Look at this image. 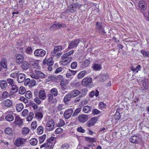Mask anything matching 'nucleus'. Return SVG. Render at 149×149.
<instances>
[{
	"instance_id": "f257e3e1",
	"label": "nucleus",
	"mask_w": 149,
	"mask_h": 149,
	"mask_svg": "<svg viewBox=\"0 0 149 149\" xmlns=\"http://www.w3.org/2000/svg\"><path fill=\"white\" fill-rule=\"evenodd\" d=\"M35 73H33L30 75L32 78L36 79H43L45 77L46 75L43 72L37 70H34Z\"/></svg>"
},
{
	"instance_id": "f03ea898",
	"label": "nucleus",
	"mask_w": 149,
	"mask_h": 149,
	"mask_svg": "<svg viewBox=\"0 0 149 149\" xmlns=\"http://www.w3.org/2000/svg\"><path fill=\"white\" fill-rule=\"evenodd\" d=\"M55 125V122L54 120L50 119L46 123L45 128L48 131L52 130Z\"/></svg>"
},
{
	"instance_id": "7ed1b4c3",
	"label": "nucleus",
	"mask_w": 149,
	"mask_h": 149,
	"mask_svg": "<svg viewBox=\"0 0 149 149\" xmlns=\"http://www.w3.org/2000/svg\"><path fill=\"white\" fill-rule=\"evenodd\" d=\"M92 80V78L86 77L82 80L81 84L84 86L87 87L91 85Z\"/></svg>"
},
{
	"instance_id": "20e7f679",
	"label": "nucleus",
	"mask_w": 149,
	"mask_h": 149,
	"mask_svg": "<svg viewBox=\"0 0 149 149\" xmlns=\"http://www.w3.org/2000/svg\"><path fill=\"white\" fill-rule=\"evenodd\" d=\"M80 40L79 39H75L71 41L69 44L68 48L69 49L76 47L78 44L80 43Z\"/></svg>"
},
{
	"instance_id": "39448f33",
	"label": "nucleus",
	"mask_w": 149,
	"mask_h": 149,
	"mask_svg": "<svg viewBox=\"0 0 149 149\" xmlns=\"http://www.w3.org/2000/svg\"><path fill=\"white\" fill-rule=\"evenodd\" d=\"M34 54V55L36 56L41 57L45 55L46 52L42 49H37L35 51Z\"/></svg>"
},
{
	"instance_id": "423d86ee",
	"label": "nucleus",
	"mask_w": 149,
	"mask_h": 149,
	"mask_svg": "<svg viewBox=\"0 0 149 149\" xmlns=\"http://www.w3.org/2000/svg\"><path fill=\"white\" fill-rule=\"evenodd\" d=\"M35 118L38 121H40L43 117V114L40 110H37L34 111Z\"/></svg>"
},
{
	"instance_id": "0eeeda50",
	"label": "nucleus",
	"mask_w": 149,
	"mask_h": 149,
	"mask_svg": "<svg viewBox=\"0 0 149 149\" xmlns=\"http://www.w3.org/2000/svg\"><path fill=\"white\" fill-rule=\"evenodd\" d=\"M102 23L101 22H97L96 24V28L101 34L105 33L104 30L102 27Z\"/></svg>"
},
{
	"instance_id": "6e6552de",
	"label": "nucleus",
	"mask_w": 149,
	"mask_h": 149,
	"mask_svg": "<svg viewBox=\"0 0 149 149\" xmlns=\"http://www.w3.org/2000/svg\"><path fill=\"white\" fill-rule=\"evenodd\" d=\"M141 140L140 135H134L131 136L129 139L130 141L134 143H137Z\"/></svg>"
},
{
	"instance_id": "1a4fd4ad",
	"label": "nucleus",
	"mask_w": 149,
	"mask_h": 149,
	"mask_svg": "<svg viewBox=\"0 0 149 149\" xmlns=\"http://www.w3.org/2000/svg\"><path fill=\"white\" fill-rule=\"evenodd\" d=\"M139 83L143 90L147 89L148 88V81L146 79H145L139 81Z\"/></svg>"
},
{
	"instance_id": "9d476101",
	"label": "nucleus",
	"mask_w": 149,
	"mask_h": 149,
	"mask_svg": "<svg viewBox=\"0 0 149 149\" xmlns=\"http://www.w3.org/2000/svg\"><path fill=\"white\" fill-rule=\"evenodd\" d=\"M88 119V116L85 114H82L79 115L78 118V121L81 123H84Z\"/></svg>"
},
{
	"instance_id": "9b49d317",
	"label": "nucleus",
	"mask_w": 149,
	"mask_h": 149,
	"mask_svg": "<svg viewBox=\"0 0 149 149\" xmlns=\"http://www.w3.org/2000/svg\"><path fill=\"white\" fill-rule=\"evenodd\" d=\"M73 112V110L72 108H70L67 109L65 111L63 116L65 119L70 118Z\"/></svg>"
},
{
	"instance_id": "f8f14e48",
	"label": "nucleus",
	"mask_w": 149,
	"mask_h": 149,
	"mask_svg": "<svg viewBox=\"0 0 149 149\" xmlns=\"http://www.w3.org/2000/svg\"><path fill=\"white\" fill-rule=\"evenodd\" d=\"M24 56L21 54H18L16 56V62L18 64H20L22 63L24 61Z\"/></svg>"
},
{
	"instance_id": "ddd939ff",
	"label": "nucleus",
	"mask_w": 149,
	"mask_h": 149,
	"mask_svg": "<svg viewBox=\"0 0 149 149\" xmlns=\"http://www.w3.org/2000/svg\"><path fill=\"white\" fill-rule=\"evenodd\" d=\"M97 120L96 117H94L89 120L86 123V125L88 127H90L94 125Z\"/></svg>"
},
{
	"instance_id": "4468645a",
	"label": "nucleus",
	"mask_w": 149,
	"mask_h": 149,
	"mask_svg": "<svg viewBox=\"0 0 149 149\" xmlns=\"http://www.w3.org/2000/svg\"><path fill=\"white\" fill-rule=\"evenodd\" d=\"M26 79L25 74H24L20 73L18 74L17 77V81L19 83L23 82Z\"/></svg>"
},
{
	"instance_id": "2eb2a0df",
	"label": "nucleus",
	"mask_w": 149,
	"mask_h": 149,
	"mask_svg": "<svg viewBox=\"0 0 149 149\" xmlns=\"http://www.w3.org/2000/svg\"><path fill=\"white\" fill-rule=\"evenodd\" d=\"M54 139V137H51L48 139L46 141L47 143V148H49V149H51L52 148V146L53 145L52 141Z\"/></svg>"
},
{
	"instance_id": "dca6fc26",
	"label": "nucleus",
	"mask_w": 149,
	"mask_h": 149,
	"mask_svg": "<svg viewBox=\"0 0 149 149\" xmlns=\"http://www.w3.org/2000/svg\"><path fill=\"white\" fill-rule=\"evenodd\" d=\"M26 141L25 139L22 138H18L16 139L14 143V144L17 146H21L24 143V142Z\"/></svg>"
},
{
	"instance_id": "f3484780",
	"label": "nucleus",
	"mask_w": 149,
	"mask_h": 149,
	"mask_svg": "<svg viewBox=\"0 0 149 149\" xmlns=\"http://www.w3.org/2000/svg\"><path fill=\"white\" fill-rule=\"evenodd\" d=\"M63 48V47H61V46H56L54 48V51L51 52V55L52 56H55L57 52L60 51L62 50Z\"/></svg>"
},
{
	"instance_id": "a211bd4d",
	"label": "nucleus",
	"mask_w": 149,
	"mask_h": 149,
	"mask_svg": "<svg viewBox=\"0 0 149 149\" xmlns=\"http://www.w3.org/2000/svg\"><path fill=\"white\" fill-rule=\"evenodd\" d=\"M13 123L15 125L20 126L22 124L23 121L19 116H16L15 117V120Z\"/></svg>"
},
{
	"instance_id": "6ab92c4d",
	"label": "nucleus",
	"mask_w": 149,
	"mask_h": 149,
	"mask_svg": "<svg viewBox=\"0 0 149 149\" xmlns=\"http://www.w3.org/2000/svg\"><path fill=\"white\" fill-rule=\"evenodd\" d=\"M66 26V25L65 24L58 23L57 24H53L51 27L52 28H54L56 29H58L61 28H65Z\"/></svg>"
},
{
	"instance_id": "aec40b11",
	"label": "nucleus",
	"mask_w": 149,
	"mask_h": 149,
	"mask_svg": "<svg viewBox=\"0 0 149 149\" xmlns=\"http://www.w3.org/2000/svg\"><path fill=\"white\" fill-rule=\"evenodd\" d=\"M3 106L9 107H11L12 105V101L9 99H7L4 101L3 102Z\"/></svg>"
},
{
	"instance_id": "412c9836",
	"label": "nucleus",
	"mask_w": 149,
	"mask_h": 149,
	"mask_svg": "<svg viewBox=\"0 0 149 149\" xmlns=\"http://www.w3.org/2000/svg\"><path fill=\"white\" fill-rule=\"evenodd\" d=\"M39 98L42 100H45L46 97V95L45 91L43 90L40 91L39 93Z\"/></svg>"
},
{
	"instance_id": "4be33fe9",
	"label": "nucleus",
	"mask_w": 149,
	"mask_h": 149,
	"mask_svg": "<svg viewBox=\"0 0 149 149\" xmlns=\"http://www.w3.org/2000/svg\"><path fill=\"white\" fill-rule=\"evenodd\" d=\"M80 93V91L77 90H74L69 92L72 98L76 97Z\"/></svg>"
},
{
	"instance_id": "5701e85b",
	"label": "nucleus",
	"mask_w": 149,
	"mask_h": 149,
	"mask_svg": "<svg viewBox=\"0 0 149 149\" xmlns=\"http://www.w3.org/2000/svg\"><path fill=\"white\" fill-rule=\"evenodd\" d=\"M141 68V66L139 65H137L135 68H134V66L132 65H131L130 67L131 70L134 72L135 73L138 72L139 70H141L140 69Z\"/></svg>"
},
{
	"instance_id": "b1692460",
	"label": "nucleus",
	"mask_w": 149,
	"mask_h": 149,
	"mask_svg": "<svg viewBox=\"0 0 149 149\" xmlns=\"http://www.w3.org/2000/svg\"><path fill=\"white\" fill-rule=\"evenodd\" d=\"M71 98H72L71 96L69 93H68L65 95L64 97L63 101L64 102L65 104L68 103V102L70 100Z\"/></svg>"
},
{
	"instance_id": "393cba45",
	"label": "nucleus",
	"mask_w": 149,
	"mask_h": 149,
	"mask_svg": "<svg viewBox=\"0 0 149 149\" xmlns=\"http://www.w3.org/2000/svg\"><path fill=\"white\" fill-rule=\"evenodd\" d=\"M72 58H62V63L64 65H66L69 63L72 59Z\"/></svg>"
},
{
	"instance_id": "a878e982",
	"label": "nucleus",
	"mask_w": 149,
	"mask_h": 149,
	"mask_svg": "<svg viewBox=\"0 0 149 149\" xmlns=\"http://www.w3.org/2000/svg\"><path fill=\"white\" fill-rule=\"evenodd\" d=\"M86 74L87 72L86 71L83 70L81 71L77 75V77L78 79H81L84 77Z\"/></svg>"
},
{
	"instance_id": "bb28decb",
	"label": "nucleus",
	"mask_w": 149,
	"mask_h": 149,
	"mask_svg": "<svg viewBox=\"0 0 149 149\" xmlns=\"http://www.w3.org/2000/svg\"><path fill=\"white\" fill-rule=\"evenodd\" d=\"M29 64L28 62L25 61L22 63V68L23 70H27L29 68Z\"/></svg>"
},
{
	"instance_id": "cd10ccee",
	"label": "nucleus",
	"mask_w": 149,
	"mask_h": 149,
	"mask_svg": "<svg viewBox=\"0 0 149 149\" xmlns=\"http://www.w3.org/2000/svg\"><path fill=\"white\" fill-rule=\"evenodd\" d=\"M5 133L8 135L12 136L13 135V131L12 129L9 127L6 128L4 130Z\"/></svg>"
},
{
	"instance_id": "c85d7f7f",
	"label": "nucleus",
	"mask_w": 149,
	"mask_h": 149,
	"mask_svg": "<svg viewBox=\"0 0 149 149\" xmlns=\"http://www.w3.org/2000/svg\"><path fill=\"white\" fill-rule=\"evenodd\" d=\"M16 107L17 110L18 112L21 111L24 108L23 104L21 103H19L17 104H16Z\"/></svg>"
},
{
	"instance_id": "c756f323",
	"label": "nucleus",
	"mask_w": 149,
	"mask_h": 149,
	"mask_svg": "<svg viewBox=\"0 0 149 149\" xmlns=\"http://www.w3.org/2000/svg\"><path fill=\"white\" fill-rule=\"evenodd\" d=\"M72 5L75 11H77L81 6V4L77 3H73Z\"/></svg>"
},
{
	"instance_id": "7c9ffc66",
	"label": "nucleus",
	"mask_w": 149,
	"mask_h": 149,
	"mask_svg": "<svg viewBox=\"0 0 149 149\" xmlns=\"http://www.w3.org/2000/svg\"><path fill=\"white\" fill-rule=\"evenodd\" d=\"M5 119L8 121L11 122L13 121L14 119L13 116L10 114H8L5 116Z\"/></svg>"
},
{
	"instance_id": "2f4dec72",
	"label": "nucleus",
	"mask_w": 149,
	"mask_h": 149,
	"mask_svg": "<svg viewBox=\"0 0 149 149\" xmlns=\"http://www.w3.org/2000/svg\"><path fill=\"white\" fill-rule=\"evenodd\" d=\"M94 70L95 71H98L102 69L101 65L97 63L95 64L93 67Z\"/></svg>"
},
{
	"instance_id": "473e14b6",
	"label": "nucleus",
	"mask_w": 149,
	"mask_h": 149,
	"mask_svg": "<svg viewBox=\"0 0 149 149\" xmlns=\"http://www.w3.org/2000/svg\"><path fill=\"white\" fill-rule=\"evenodd\" d=\"M0 86L2 89H4L7 86V82L5 80L0 81Z\"/></svg>"
},
{
	"instance_id": "72a5a7b5",
	"label": "nucleus",
	"mask_w": 149,
	"mask_h": 149,
	"mask_svg": "<svg viewBox=\"0 0 149 149\" xmlns=\"http://www.w3.org/2000/svg\"><path fill=\"white\" fill-rule=\"evenodd\" d=\"M38 140L35 138H33L30 139L29 142L32 146H35L38 143Z\"/></svg>"
},
{
	"instance_id": "f704fd0d",
	"label": "nucleus",
	"mask_w": 149,
	"mask_h": 149,
	"mask_svg": "<svg viewBox=\"0 0 149 149\" xmlns=\"http://www.w3.org/2000/svg\"><path fill=\"white\" fill-rule=\"evenodd\" d=\"M1 65L3 68H6L7 67V61L6 60L5 58H3L1 61L0 62Z\"/></svg>"
},
{
	"instance_id": "c9c22d12",
	"label": "nucleus",
	"mask_w": 149,
	"mask_h": 149,
	"mask_svg": "<svg viewBox=\"0 0 149 149\" xmlns=\"http://www.w3.org/2000/svg\"><path fill=\"white\" fill-rule=\"evenodd\" d=\"M91 107L90 106H84L83 108V111L85 113H88L91 111Z\"/></svg>"
},
{
	"instance_id": "e433bc0d",
	"label": "nucleus",
	"mask_w": 149,
	"mask_h": 149,
	"mask_svg": "<svg viewBox=\"0 0 149 149\" xmlns=\"http://www.w3.org/2000/svg\"><path fill=\"white\" fill-rule=\"evenodd\" d=\"M90 61L88 60H85L82 63V67L85 68L87 67L90 64Z\"/></svg>"
},
{
	"instance_id": "4c0bfd02",
	"label": "nucleus",
	"mask_w": 149,
	"mask_h": 149,
	"mask_svg": "<svg viewBox=\"0 0 149 149\" xmlns=\"http://www.w3.org/2000/svg\"><path fill=\"white\" fill-rule=\"evenodd\" d=\"M106 106V104H105L102 102H100L98 104V107L99 109L102 110L105 109Z\"/></svg>"
},
{
	"instance_id": "58836bf2",
	"label": "nucleus",
	"mask_w": 149,
	"mask_h": 149,
	"mask_svg": "<svg viewBox=\"0 0 149 149\" xmlns=\"http://www.w3.org/2000/svg\"><path fill=\"white\" fill-rule=\"evenodd\" d=\"M50 93L52 95L54 96H56L58 94V90L56 88H54L50 90Z\"/></svg>"
},
{
	"instance_id": "ea45409f",
	"label": "nucleus",
	"mask_w": 149,
	"mask_h": 149,
	"mask_svg": "<svg viewBox=\"0 0 149 149\" xmlns=\"http://www.w3.org/2000/svg\"><path fill=\"white\" fill-rule=\"evenodd\" d=\"M44 131V127L42 126H40L37 129V132L39 134H42Z\"/></svg>"
},
{
	"instance_id": "a19ab883",
	"label": "nucleus",
	"mask_w": 149,
	"mask_h": 149,
	"mask_svg": "<svg viewBox=\"0 0 149 149\" xmlns=\"http://www.w3.org/2000/svg\"><path fill=\"white\" fill-rule=\"evenodd\" d=\"M10 96L9 93L6 91L3 92L2 94V97L3 99L7 98L8 97Z\"/></svg>"
},
{
	"instance_id": "79ce46f5",
	"label": "nucleus",
	"mask_w": 149,
	"mask_h": 149,
	"mask_svg": "<svg viewBox=\"0 0 149 149\" xmlns=\"http://www.w3.org/2000/svg\"><path fill=\"white\" fill-rule=\"evenodd\" d=\"M73 7L72 4L67 8L66 11L67 12H70L72 13H73L75 11Z\"/></svg>"
},
{
	"instance_id": "37998d69",
	"label": "nucleus",
	"mask_w": 149,
	"mask_h": 149,
	"mask_svg": "<svg viewBox=\"0 0 149 149\" xmlns=\"http://www.w3.org/2000/svg\"><path fill=\"white\" fill-rule=\"evenodd\" d=\"M46 138V135L45 134H44L42 136L39 137L38 138L40 143H43L45 140Z\"/></svg>"
},
{
	"instance_id": "c03bdc74",
	"label": "nucleus",
	"mask_w": 149,
	"mask_h": 149,
	"mask_svg": "<svg viewBox=\"0 0 149 149\" xmlns=\"http://www.w3.org/2000/svg\"><path fill=\"white\" fill-rule=\"evenodd\" d=\"M54 61L53 58L52 57L49 58L47 61V64L48 66H51L53 64Z\"/></svg>"
},
{
	"instance_id": "a18cd8bd",
	"label": "nucleus",
	"mask_w": 149,
	"mask_h": 149,
	"mask_svg": "<svg viewBox=\"0 0 149 149\" xmlns=\"http://www.w3.org/2000/svg\"><path fill=\"white\" fill-rule=\"evenodd\" d=\"M34 116V113L32 112L30 113L29 115L27 117L26 120L28 121L31 120Z\"/></svg>"
},
{
	"instance_id": "49530a36",
	"label": "nucleus",
	"mask_w": 149,
	"mask_h": 149,
	"mask_svg": "<svg viewBox=\"0 0 149 149\" xmlns=\"http://www.w3.org/2000/svg\"><path fill=\"white\" fill-rule=\"evenodd\" d=\"M25 97L27 99H30L32 97L31 92L30 91H28L25 94Z\"/></svg>"
},
{
	"instance_id": "de8ad7c7",
	"label": "nucleus",
	"mask_w": 149,
	"mask_h": 149,
	"mask_svg": "<svg viewBox=\"0 0 149 149\" xmlns=\"http://www.w3.org/2000/svg\"><path fill=\"white\" fill-rule=\"evenodd\" d=\"M26 92L23 86L20 87L19 91V93L21 95L24 94Z\"/></svg>"
},
{
	"instance_id": "09e8293b",
	"label": "nucleus",
	"mask_w": 149,
	"mask_h": 149,
	"mask_svg": "<svg viewBox=\"0 0 149 149\" xmlns=\"http://www.w3.org/2000/svg\"><path fill=\"white\" fill-rule=\"evenodd\" d=\"M85 140L86 141L90 142H93L95 141V139L93 137H86Z\"/></svg>"
},
{
	"instance_id": "8fccbe9b",
	"label": "nucleus",
	"mask_w": 149,
	"mask_h": 149,
	"mask_svg": "<svg viewBox=\"0 0 149 149\" xmlns=\"http://www.w3.org/2000/svg\"><path fill=\"white\" fill-rule=\"evenodd\" d=\"M18 74V72L16 71L15 72H12L10 74V76L13 78H15L16 77H17Z\"/></svg>"
},
{
	"instance_id": "3c124183",
	"label": "nucleus",
	"mask_w": 149,
	"mask_h": 149,
	"mask_svg": "<svg viewBox=\"0 0 149 149\" xmlns=\"http://www.w3.org/2000/svg\"><path fill=\"white\" fill-rule=\"evenodd\" d=\"M70 145L68 143H64L62 145L61 147V149H69Z\"/></svg>"
},
{
	"instance_id": "603ef678",
	"label": "nucleus",
	"mask_w": 149,
	"mask_h": 149,
	"mask_svg": "<svg viewBox=\"0 0 149 149\" xmlns=\"http://www.w3.org/2000/svg\"><path fill=\"white\" fill-rule=\"evenodd\" d=\"M26 52L29 54H31L32 53L33 51L31 47H28L25 50Z\"/></svg>"
},
{
	"instance_id": "864d4df0",
	"label": "nucleus",
	"mask_w": 149,
	"mask_h": 149,
	"mask_svg": "<svg viewBox=\"0 0 149 149\" xmlns=\"http://www.w3.org/2000/svg\"><path fill=\"white\" fill-rule=\"evenodd\" d=\"M29 132V130L27 127H24L22 130V133L24 134H28Z\"/></svg>"
},
{
	"instance_id": "5fc2aeb1",
	"label": "nucleus",
	"mask_w": 149,
	"mask_h": 149,
	"mask_svg": "<svg viewBox=\"0 0 149 149\" xmlns=\"http://www.w3.org/2000/svg\"><path fill=\"white\" fill-rule=\"evenodd\" d=\"M11 90L14 91L13 93H15L17 92L18 90V87L16 85H13Z\"/></svg>"
},
{
	"instance_id": "6e6d98bb",
	"label": "nucleus",
	"mask_w": 149,
	"mask_h": 149,
	"mask_svg": "<svg viewBox=\"0 0 149 149\" xmlns=\"http://www.w3.org/2000/svg\"><path fill=\"white\" fill-rule=\"evenodd\" d=\"M81 109L80 108L77 109L73 113L72 116H77L78 114L80 112Z\"/></svg>"
},
{
	"instance_id": "4d7b16f0",
	"label": "nucleus",
	"mask_w": 149,
	"mask_h": 149,
	"mask_svg": "<svg viewBox=\"0 0 149 149\" xmlns=\"http://www.w3.org/2000/svg\"><path fill=\"white\" fill-rule=\"evenodd\" d=\"M65 124V121L62 119H60L58 123V125L59 127H62Z\"/></svg>"
},
{
	"instance_id": "13d9d810",
	"label": "nucleus",
	"mask_w": 149,
	"mask_h": 149,
	"mask_svg": "<svg viewBox=\"0 0 149 149\" xmlns=\"http://www.w3.org/2000/svg\"><path fill=\"white\" fill-rule=\"evenodd\" d=\"M114 118L115 119L117 120L120 119V113L119 112H116L114 116Z\"/></svg>"
},
{
	"instance_id": "bf43d9fd",
	"label": "nucleus",
	"mask_w": 149,
	"mask_h": 149,
	"mask_svg": "<svg viewBox=\"0 0 149 149\" xmlns=\"http://www.w3.org/2000/svg\"><path fill=\"white\" fill-rule=\"evenodd\" d=\"M36 123L37 122L36 121H33L31 125V129L33 130L35 129L36 127Z\"/></svg>"
},
{
	"instance_id": "052dcab7",
	"label": "nucleus",
	"mask_w": 149,
	"mask_h": 149,
	"mask_svg": "<svg viewBox=\"0 0 149 149\" xmlns=\"http://www.w3.org/2000/svg\"><path fill=\"white\" fill-rule=\"evenodd\" d=\"M7 81L8 83L11 86H12L14 84V82L13 79L10 78H8L7 79Z\"/></svg>"
},
{
	"instance_id": "680f3d73",
	"label": "nucleus",
	"mask_w": 149,
	"mask_h": 149,
	"mask_svg": "<svg viewBox=\"0 0 149 149\" xmlns=\"http://www.w3.org/2000/svg\"><path fill=\"white\" fill-rule=\"evenodd\" d=\"M36 81L34 79H32L31 80L29 86L31 87H33L36 85Z\"/></svg>"
},
{
	"instance_id": "e2e57ef3",
	"label": "nucleus",
	"mask_w": 149,
	"mask_h": 149,
	"mask_svg": "<svg viewBox=\"0 0 149 149\" xmlns=\"http://www.w3.org/2000/svg\"><path fill=\"white\" fill-rule=\"evenodd\" d=\"M66 84V83L64 81V80L61 81L60 85L61 86V87L63 88V90H64L65 89V86Z\"/></svg>"
},
{
	"instance_id": "0e129e2a",
	"label": "nucleus",
	"mask_w": 149,
	"mask_h": 149,
	"mask_svg": "<svg viewBox=\"0 0 149 149\" xmlns=\"http://www.w3.org/2000/svg\"><path fill=\"white\" fill-rule=\"evenodd\" d=\"M34 101L37 104H40L41 102V100L38 97H36L34 99Z\"/></svg>"
},
{
	"instance_id": "69168bd1",
	"label": "nucleus",
	"mask_w": 149,
	"mask_h": 149,
	"mask_svg": "<svg viewBox=\"0 0 149 149\" xmlns=\"http://www.w3.org/2000/svg\"><path fill=\"white\" fill-rule=\"evenodd\" d=\"M77 63L76 62H74L72 63L71 65V67L72 69H74L77 67Z\"/></svg>"
},
{
	"instance_id": "338daca9",
	"label": "nucleus",
	"mask_w": 149,
	"mask_h": 149,
	"mask_svg": "<svg viewBox=\"0 0 149 149\" xmlns=\"http://www.w3.org/2000/svg\"><path fill=\"white\" fill-rule=\"evenodd\" d=\"M25 81L24 83V85L25 86H27L28 85L30 84L31 82V80L29 78H27L25 79Z\"/></svg>"
},
{
	"instance_id": "774afa93",
	"label": "nucleus",
	"mask_w": 149,
	"mask_h": 149,
	"mask_svg": "<svg viewBox=\"0 0 149 149\" xmlns=\"http://www.w3.org/2000/svg\"><path fill=\"white\" fill-rule=\"evenodd\" d=\"M141 52L143 55L144 57H148V52H147L143 50H141Z\"/></svg>"
}]
</instances>
